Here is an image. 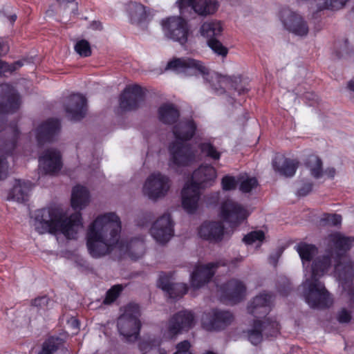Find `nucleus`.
Here are the masks:
<instances>
[{"label": "nucleus", "mask_w": 354, "mask_h": 354, "mask_svg": "<svg viewBox=\"0 0 354 354\" xmlns=\"http://www.w3.org/2000/svg\"><path fill=\"white\" fill-rule=\"evenodd\" d=\"M195 324L193 313L189 310H182L174 315L169 320L163 336L171 339L184 331H187Z\"/></svg>", "instance_id": "obj_11"}, {"label": "nucleus", "mask_w": 354, "mask_h": 354, "mask_svg": "<svg viewBox=\"0 0 354 354\" xmlns=\"http://www.w3.org/2000/svg\"><path fill=\"white\" fill-rule=\"evenodd\" d=\"M142 97V88L138 85L127 86L122 93L120 99V106L125 111L136 109Z\"/></svg>", "instance_id": "obj_22"}, {"label": "nucleus", "mask_w": 354, "mask_h": 354, "mask_svg": "<svg viewBox=\"0 0 354 354\" xmlns=\"http://www.w3.org/2000/svg\"><path fill=\"white\" fill-rule=\"evenodd\" d=\"M74 48L75 52L81 57H86L91 55L90 44L85 39L77 41Z\"/></svg>", "instance_id": "obj_43"}, {"label": "nucleus", "mask_w": 354, "mask_h": 354, "mask_svg": "<svg viewBox=\"0 0 354 354\" xmlns=\"http://www.w3.org/2000/svg\"><path fill=\"white\" fill-rule=\"evenodd\" d=\"M0 92L3 93V101L0 103V115L12 113L19 107V95L12 86L8 84H1Z\"/></svg>", "instance_id": "obj_19"}, {"label": "nucleus", "mask_w": 354, "mask_h": 354, "mask_svg": "<svg viewBox=\"0 0 354 354\" xmlns=\"http://www.w3.org/2000/svg\"><path fill=\"white\" fill-rule=\"evenodd\" d=\"M263 333L266 336L276 337L279 333L280 327L275 319L266 318V315L259 319Z\"/></svg>", "instance_id": "obj_35"}, {"label": "nucleus", "mask_w": 354, "mask_h": 354, "mask_svg": "<svg viewBox=\"0 0 354 354\" xmlns=\"http://www.w3.org/2000/svg\"><path fill=\"white\" fill-rule=\"evenodd\" d=\"M234 317L229 311L213 310L202 317V325L207 330H221L232 324Z\"/></svg>", "instance_id": "obj_14"}, {"label": "nucleus", "mask_w": 354, "mask_h": 354, "mask_svg": "<svg viewBox=\"0 0 354 354\" xmlns=\"http://www.w3.org/2000/svg\"><path fill=\"white\" fill-rule=\"evenodd\" d=\"M165 36L180 45H185L191 33L190 26L187 21L181 17H169L160 22Z\"/></svg>", "instance_id": "obj_9"}, {"label": "nucleus", "mask_w": 354, "mask_h": 354, "mask_svg": "<svg viewBox=\"0 0 354 354\" xmlns=\"http://www.w3.org/2000/svg\"><path fill=\"white\" fill-rule=\"evenodd\" d=\"M207 44L214 53L219 56L224 57L228 53V49L218 39L207 41Z\"/></svg>", "instance_id": "obj_41"}, {"label": "nucleus", "mask_w": 354, "mask_h": 354, "mask_svg": "<svg viewBox=\"0 0 354 354\" xmlns=\"http://www.w3.org/2000/svg\"><path fill=\"white\" fill-rule=\"evenodd\" d=\"M176 3L180 10L189 6L196 14L205 17L215 13L219 6L217 0H177Z\"/></svg>", "instance_id": "obj_17"}, {"label": "nucleus", "mask_w": 354, "mask_h": 354, "mask_svg": "<svg viewBox=\"0 0 354 354\" xmlns=\"http://www.w3.org/2000/svg\"><path fill=\"white\" fill-rule=\"evenodd\" d=\"M231 233L230 231L225 230L220 222H205L200 227L198 230L199 236L209 241H220Z\"/></svg>", "instance_id": "obj_20"}, {"label": "nucleus", "mask_w": 354, "mask_h": 354, "mask_svg": "<svg viewBox=\"0 0 354 354\" xmlns=\"http://www.w3.org/2000/svg\"><path fill=\"white\" fill-rule=\"evenodd\" d=\"M122 223L115 212L98 215L89 225L86 232V245L89 254L95 258L104 256L113 250L122 255L138 259L145 252L142 240L135 239L129 242L119 241Z\"/></svg>", "instance_id": "obj_2"}, {"label": "nucleus", "mask_w": 354, "mask_h": 354, "mask_svg": "<svg viewBox=\"0 0 354 354\" xmlns=\"http://www.w3.org/2000/svg\"><path fill=\"white\" fill-rule=\"evenodd\" d=\"M223 26L221 21L216 19L207 20L200 26V35L207 41L217 39L223 32Z\"/></svg>", "instance_id": "obj_28"}, {"label": "nucleus", "mask_w": 354, "mask_h": 354, "mask_svg": "<svg viewBox=\"0 0 354 354\" xmlns=\"http://www.w3.org/2000/svg\"><path fill=\"white\" fill-rule=\"evenodd\" d=\"M216 177L215 168L208 165H202L193 172L191 180L185 183L181 192L182 206L187 213L192 214L196 211L200 189L212 186Z\"/></svg>", "instance_id": "obj_4"}, {"label": "nucleus", "mask_w": 354, "mask_h": 354, "mask_svg": "<svg viewBox=\"0 0 354 354\" xmlns=\"http://www.w3.org/2000/svg\"><path fill=\"white\" fill-rule=\"evenodd\" d=\"M218 263H209L205 265L196 266L194 270L190 275L192 288L198 289L207 283L214 276Z\"/></svg>", "instance_id": "obj_18"}, {"label": "nucleus", "mask_w": 354, "mask_h": 354, "mask_svg": "<svg viewBox=\"0 0 354 354\" xmlns=\"http://www.w3.org/2000/svg\"><path fill=\"white\" fill-rule=\"evenodd\" d=\"M122 290V287L120 285H115L113 286L106 293V298L104 301V304H111L115 301Z\"/></svg>", "instance_id": "obj_45"}, {"label": "nucleus", "mask_w": 354, "mask_h": 354, "mask_svg": "<svg viewBox=\"0 0 354 354\" xmlns=\"http://www.w3.org/2000/svg\"><path fill=\"white\" fill-rule=\"evenodd\" d=\"M171 275L167 273H160L158 286L167 292L171 298L176 299L183 297L187 292L188 287L185 283H171Z\"/></svg>", "instance_id": "obj_24"}, {"label": "nucleus", "mask_w": 354, "mask_h": 354, "mask_svg": "<svg viewBox=\"0 0 354 354\" xmlns=\"http://www.w3.org/2000/svg\"><path fill=\"white\" fill-rule=\"evenodd\" d=\"M171 180L169 178L160 172L150 174L145 180L142 187V194L149 199L156 201L164 198L169 191Z\"/></svg>", "instance_id": "obj_10"}, {"label": "nucleus", "mask_w": 354, "mask_h": 354, "mask_svg": "<svg viewBox=\"0 0 354 354\" xmlns=\"http://www.w3.org/2000/svg\"><path fill=\"white\" fill-rule=\"evenodd\" d=\"M238 183V180H236L234 177L228 175L225 176L222 178L221 181L223 189L225 191L234 189Z\"/></svg>", "instance_id": "obj_46"}, {"label": "nucleus", "mask_w": 354, "mask_h": 354, "mask_svg": "<svg viewBox=\"0 0 354 354\" xmlns=\"http://www.w3.org/2000/svg\"><path fill=\"white\" fill-rule=\"evenodd\" d=\"M24 65L23 62L17 61L12 64H8L0 60V75H5L7 72H12Z\"/></svg>", "instance_id": "obj_44"}, {"label": "nucleus", "mask_w": 354, "mask_h": 354, "mask_svg": "<svg viewBox=\"0 0 354 354\" xmlns=\"http://www.w3.org/2000/svg\"><path fill=\"white\" fill-rule=\"evenodd\" d=\"M158 118L165 124L176 123L179 117V113L176 107L171 104H165L158 109Z\"/></svg>", "instance_id": "obj_33"}, {"label": "nucleus", "mask_w": 354, "mask_h": 354, "mask_svg": "<svg viewBox=\"0 0 354 354\" xmlns=\"http://www.w3.org/2000/svg\"><path fill=\"white\" fill-rule=\"evenodd\" d=\"M6 18L8 19V21H10L11 24H12L17 19V15L15 13H13V14L6 16Z\"/></svg>", "instance_id": "obj_56"}, {"label": "nucleus", "mask_w": 354, "mask_h": 354, "mask_svg": "<svg viewBox=\"0 0 354 354\" xmlns=\"http://www.w3.org/2000/svg\"><path fill=\"white\" fill-rule=\"evenodd\" d=\"M32 225L39 234H62L68 239H76L83 228L80 212L67 217L57 207H48L35 211Z\"/></svg>", "instance_id": "obj_3"}, {"label": "nucleus", "mask_w": 354, "mask_h": 354, "mask_svg": "<svg viewBox=\"0 0 354 354\" xmlns=\"http://www.w3.org/2000/svg\"><path fill=\"white\" fill-rule=\"evenodd\" d=\"M280 19L285 28L295 35L303 37L308 32V26L303 17L290 9L281 10Z\"/></svg>", "instance_id": "obj_12"}, {"label": "nucleus", "mask_w": 354, "mask_h": 354, "mask_svg": "<svg viewBox=\"0 0 354 354\" xmlns=\"http://www.w3.org/2000/svg\"><path fill=\"white\" fill-rule=\"evenodd\" d=\"M140 312L137 304H131L127 306L124 313L118 319V331L127 341L133 342L139 336L141 322L139 319Z\"/></svg>", "instance_id": "obj_7"}, {"label": "nucleus", "mask_w": 354, "mask_h": 354, "mask_svg": "<svg viewBox=\"0 0 354 354\" xmlns=\"http://www.w3.org/2000/svg\"><path fill=\"white\" fill-rule=\"evenodd\" d=\"M62 162L59 151L48 149L39 158V169L46 174H55L62 168Z\"/></svg>", "instance_id": "obj_16"}, {"label": "nucleus", "mask_w": 354, "mask_h": 354, "mask_svg": "<svg viewBox=\"0 0 354 354\" xmlns=\"http://www.w3.org/2000/svg\"><path fill=\"white\" fill-rule=\"evenodd\" d=\"M168 166L171 170L179 172L196 161V152L183 142H171L168 147Z\"/></svg>", "instance_id": "obj_8"}, {"label": "nucleus", "mask_w": 354, "mask_h": 354, "mask_svg": "<svg viewBox=\"0 0 354 354\" xmlns=\"http://www.w3.org/2000/svg\"><path fill=\"white\" fill-rule=\"evenodd\" d=\"M167 68L185 75H201L210 86L216 92L221 93L229 81V77L214 71H210L201 61L191 58H176L170 61Z\"/></svg>", "instance_id": "obj_5"}, {"label": "nucleus", "mask_w": 354, "mask_h": 354, "mask_svg": "<svg viewBox=\"0 0 354 354\" xmlns=\"http://www.w3.org/2000/svg\"><path fill=\"white\" fill-rule=\"evenodd\" d=\"M201 152L206 156L214 159L218 160L221 153L217 151L216 147L209 142H203L200 146Z\"/></svg>", "instance_id": "obj_42"}, {"label": "nucleus", "mask_w": 354, "mask_h": 354, "mask_svg": "<svg viewBox=\"0 0 354 354\" xmlns=\"http://www.w3.org/2000/svg\"><path fill=\"white\" fill-rule=\"evenodd\" d=\"M127 10L133 23H141L146 21L151 16L146 7L137 2H131L128 4Z\"/></svg>", "instance_id": "obj_32"}, {"label": "nucleus", "mask_w": 354, "mask_h": 354, "mask_svg": "<svg viewBox=\"0 0 354 354\" xmlns=\"http://www.w3.org/2000/svg\"><path fill=\"white\" fill-rule=\"evenodd\" d=\"M305 165L310 175L315 178H320L324 176L322 162L317 156H309L306 159Z\"/></svg>", "instance_id": "obj_34"}, {"label": "nucleus", "mask_w": 354, "mask_h": 354, "mask_svg": "<svg viewBox=\"0 0 354 354\" xmlns=\"http://www.w3.org/2000/svg\"><path fill=\"white\" fill-rule=\"evenodd\" d=\"M196 125L192 120H180L173 127L174 142H183L190 140L195 133Z\"/></svg>", "instance_id": "obj_25"}, {"label": "nucleus", "mask_w": 354, "mask_h": 354, "mask_svg": "<svg viewBox=\"0 0 354 354\" xmlns=\"http://www.w3.org/2000/svg\"><path fill=\"white\" fill-rule=\"evenodd\" d=\"M89 201V193L86 187L80 185L73 187L71 194V206L74 209L81 210L85 208Z\"/></svg>", "instance_id": "obj_31"}, {"label": "nucleus", "mask_w": 354, "mask_h": 354, "mask_svg": "<svg viewBox=\"0 0 354 354\" xmlns=\"http://www.w3.org/2000/svg\"><path fill=\"white\" fill-rule=\"evenodd\" d=\"M156 352L158 353V354H167V351L165 349L160 348H159V346L157 347Z\"/></svg>", "instance_id": "obj_58"}, {"label": "nucleus", "mask_w": 354, "mask_h": 354, "mask_svg": "<svg viewBox=\"0 0 354 354\" xmlns=\"http://www.w3.org/2000/svg\"><path fill=\"white\" fill-rule=\"evenodd\" d=\"M324 220L329 225H337L341 223L342 216L338 214H329L326 216Z\"/></svg>", "instance_id": "obj_48"}, {"label": "nucleus", "mask_w": 354, "mask_h": 354, "mask_svg": "<svg viewBox=\"0 0 354 354\" xmlns=\"http://www.w3.org/2000/svg\"><path fill=\"white\" fill-rule=\"evenodd\" d=\"M9 167L5 158L0 157V180L5 179L8 175Z\"/></svg>", "instance_id": "obj_47"}, {"label": "nucleus", "mask_w": 354, "mask_h": 354, "mask_svg": "<svg viewBox=\"0 0 354 354\" xmlns=\"http://www.w3.org/2000/svg\"><path fill=\"white\" fill-rule=\"evenodd\" d=\"M295 250L299 254L302 261L304 272L306 269H309L314 260V257L317 254V248L312 244L301 242L295 246Z\"/></svg>", "instance_id": "obj_30"}, {"label": "nucleus", "mask_w": 354, "mask_h": 354, "mask_svg": "<svg viewBox=\"0 0 354 354\" xmlns=\"http://www.w3.org/2000/svg\"><path fill=\"white\" fill-rule=\"evenodd\" d=\"M312 189V185L310 183L306 184L298 190V194L300 196H306Z\"/></svg>", "instance_id": "obj_52"}, {"label": "nucleus", "mask_w": 354, "mask_h": 354, "mask_svg": "<svg viewBox=\"0 0 354 354\" xmlns=\"http://www.w3.org/2000/svg\"><path fill=\"white\" fill-rule=\"evenodd\" d=\"M238 181L239 183V189L243 193H250L256 189L259 185L257 179L254 176H250L246 174L241 175Z\"/></svg>", "instance_id": "obj_36"}, {"label": "nucleus", "mask_w": 354, "mask_h": 354, "mask_svg": "<svg viewBox=\"0 0 354 354\" xmlns=\"http://www.w3.org/2000/svg\"><path fill=\"white\" fill-rule=\"evenodd\" d=\"M336 174V170L334 167H328L324 170V176H326L328 178H332Z\"/></svg>", "instance_id": "obj_54"}, {"label": "nucleus", "mask_w": 354, "mask_h": 354, "mask_svg": "<svg viewBox=\"0 0 354 354\" xmlns=\"http://www.w3.org/2000/svg\"><path fill=\"white\" fill-rule=\"evenodd\" d=\"M150 233L154 240L159 243H165L174 235L173 222L169 214H164L152 225Z\"/></svg>", "instance_id": "obj_15"}, {"label": "nucleus", "mask_w": 354, "mask_h": 354, "mask_svg": "<svg viewBox=\"0 0 354 354\" xmlns=\"http://www.w3.org/2000/svg\"><path fill=\"white\" fill-rule=\"evenodd\" d=\"M48 298L46 296H43L36 298L32 301V305L39 308H43L48 304Z\"/></svg>", "instance_id": "obj_50"}, {"label": "nucleus", "mask_w": 354, "mask_h": 354, "mask_svg": "<svg viewBox=\"0 0 354 354\" xmlns=\"http://www.w3.org/2000/svg\"><path fill=\"white\" fill-rule=\"evenodd\" d=\"M63 344V339L60 337H51L43 344L39 354H53Z\"/></svg>", "instance_id": "obj_38"}, {"label": "nucleus", "mask_w": 354, "mask_h": 354, "mask_svg": "<svg viewBox=\"0 0 354 354\" xmlns=\"http://www.w3.org/2000/svg\"><path fill=\"white\" fill-rule=\"evenodd\" d=\"M32 185L30 182L15 180L12 187L6 193L5 199L19 203L26 202L30 196Z\"/></svg>", "instance_id": "obj_21"}, {"label": "nucleus", "mask_w": 354, "mask_h": 354, "mask_svg": "<svg viewBox=\"0 0 354 354\" xmlns=\"http://www.w3.org/2000/svg\"><path fill=\"white\" fill-rule=\"evenodd\" d=\"M160 344V342L154 337H148L141 340L138 344L141 354H148L154 352Z\"/></svg>", "instance_id": "obj_37"}, {"label": "nucleus", "mask_w": 354, "mask_h": 354, "mask_svg": "<svg viewBox=\"0 0 354 354\" xmlns=\"http://www.w3.org/2000/svg\"><path fill=\"white\" fill-rule=\"evenodd\" d=\"M351 313L343 308L339 313L337 319L341 323H347L351 320Z\"/></svg>", "instance_id": "obj_49"}, {"label": "nucleus", "mask_w": 354, "mask_h": 354, "mask_svg": "<svg viewBox=\"0 0 354 354\" xmlns=\"http://www.w3.org/2000/svg\"><path fill=\"white\" fill-rule=\"evenodd\" d=\"M60 123L58 120L50 119L41 124L37 130L36 137L39 142L50 141L58 133Z\"/></svg>", "instance_id": "obj_27"}, {"label": "nucleus", "mask_w": 354, "mask_h": 354, "mask_svg": "<svg viewBox=\"0 0 354 354\" xmlns=\"http://www.w3.org/2000/svg\"><path fill=\"white\" fill-rule=\"evenodd\" d=\"M15 147V140H9L3 143H0V151H6L9 153Z\"/></svg>", "instance_id": "obj_51"}, {"label": "nucleus", "mask_w": 354, "mask_h": 354, "mask_svg": "<svg viewBox=\"0 0 354 354\" xmlns=\"http://www.w3.org/2000/svg\"><path fill=\"white\" fill-rule=\"evenodd\" d=\"M347 87L351 91H354V77L348 82Z\"/></svg>", "instance_id": "obj_57"}, {"label": "nucleus", "mask_w": 354, "mask_h": 354, "mask_svg": "<svg viewBox=\"0 0 354 354\" xmlns=\"http://www.w3.org/2000/svg\"><path fill=\"white\" fill-rule=\"evenodd\" d=\"M298 162L295 160L286 158L282 155L276 156L272 160L274 169L286 177L292 176L297 168Z\"/></svg>", "instance_id": "obj_26"}, {"label": "nucleus", "mask_w": 354, "mask_h": 354, "mask_svg": "<svg viewBox=\"0 0 354 354\" xmlns=\"http://www.w3.org/2000/svg\"><path fill=\"white\" fill-rule=\"evenodd\" d=\"M67 117L71 120H78L84 118L86 113V100L80 94L70 97L66 106Z\"/></svg>", "instance_id": "obj_23"}, {"label": "nucleus", "mask_w": 354, "mask_h": 354, "mask_svg": "<svg viewBox=\"0 0 354 354\" xmlns=\"http://www.w3.org/2000/svg\"><path fill=\"white\" fill-rule=\"evenodd\" d=\"M327 241L330 250L317 257L310 268L304 271L302 287L306 301L313 308H328L333 304V299L319 278L333 265L335 276L342 286V297L354 307V263L344 254L353 244L354 239L335 233L328 236Z\"/></svg>", "instance_id": "obj_1"}, {"label": "nucleus", "mask_w": 354, "mask_h": 354, "mask_svg": "<svg viewBox=\"0 0 354 354\" xmlns=\"http://www.w3.org/2000/svg\"><path fill=\"white\" fill-rule=\"evenodd\" d=\"M11 129H12V133L13 134V136L15 137L18 133L17 130L15 129V128H11Z\"/></svg>", "instance_id": "obj_59"}, {"label": "nucleus", "mask_w": 354, "mask_h": 354, "mask_svg": "<svg viewBox=\"0 0 354 354\" xmlns=\"http://www.w3.org/2000/svg\"><path fill=\"white\" fill-rule=\"evenodd\" d=\"M272 302V296L264 292L254 297L248 306V313L255 318L252 328L247 331V337L254 345L259 344L262 340L263 330L259 319L268 313Z\"/></svg>", "instance_id": "obj_6"}, {"label": "nucleus", "mask_w": 354, "mask_h": 354, "mask_svg": "<svg viewBox=\"0 0 354 354\" xmlns=\"http://www.w3.org/2000/svg\"><path fill=\"white\" fill-rule=\"evenodd\" d=\"M296 94L298 95H301L304 98H306V100H313L316 97V95L314 93H310V92H306L305 93H301L299 91H297Z\"/></svg>", "instance_id": "obj_55"}, {"label": "nucleus", "mask_w": 354, "mask_h": 354, "mask_svg": "<svg viewBox=\"0 0 354 354\" xmlns=\"http://www.w3.org/2000/svg\"><path fill=\"white\" fill-rule=\"evenodd\" d=\"M94 25L95 26V28H101V24L100 23H95Z\"/></svg>", "instance_id": "obj_60"}, {"label": "nucleus", "mask_w": 354, "mask_h": 354, "mask_svg": "<svg viewBox=\"0 0 354 354\" xmlns=\"http://www.w3.org/2000/svg\"><path fill=\"white\" fill-rule=\"evenodd\" d=\"M265 239V234L262 230L252 231L245 235L243 242L247 245H255L257 248L260 247Z\"/></svg>", "instance_id": "obj_39"}, {"label": "nucleus", "mask_w": 354, "mask_h": 354, "mask_svg": "<svg viewBox=\"0 0 354 354\" xmlns=\"http://www.w3.org/2000/svg\"><path fill=\"white\" fill-rule=\"evenodd\" d=\"M224 292L226 299L231 304H236L244 297L245 287L242 282L232 279L225 285Z\"/></svg>", "instance_id": "obj_29"}, {"label": "nucleus", "mask_w": 354, "mask_h": 354, "mask_svg": "<svg viewBox=\"0 0 354 354\" xmlns=\"http://www.w3.org/2000/svg\"><path fill=\"white\" fill-rule=\"evenodd\" d=\"M319 10H339L344 7L348 0H315Z\"/></svg>", "instance_id": "obj_40"}, {"label": "nucleus", "mask_w": 354, "mask_h": 354, "mask_svg": "<svg viewBox=\"0 0 354 354\" xmlns=\"http://www.w3.org/2000/svg\"><path fill=\"white\" fill-rule=\"evenodd\" d=\"M250 212L241 205L232 200H227L221 207L220 216L226 222L232 224V226L237 225L245 220Z\"/></svg>", "instance_id": "obj_13"}, {"label": "nucleus", "mask_w": 354, "mask_h": 354, "mask_svg": "<svg viewBox=\"0 0 354 354\" xmlns=\"http://www.w3.org/2000/svg\"><path fill=\"white\" fill-rule=\"evenodd\" d=\"M67 324L71 328H73L75 330L79 329V326H80L79 321L75 317L70 318L67 322Z\"/></svg>", "instance_id": "obj_53"}]
</instances>
